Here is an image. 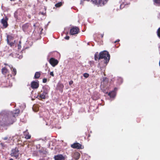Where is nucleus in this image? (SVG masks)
<instances>
[{
  "label": "nucleus",
  "instance_id": "obj_31",
  "mask_svg": "<svg viewBox=\"0 0 160 160\" xmlns=\"http://www.w3.org/2000/svg\"><path fill=\"white\" fill-rule=\"evenodd\" d=\"M22 56L20 55L18 57V58L19 59H21L22 58Z\"/></svg>",
  "mask_w": 160,
  "mask_h": 160
},
{
  "label": "nucleus",
  "instance_id": "obj_45",
  "mask_svg": "<svg viewBox=\"0 0 160 160\" xmlns=\"http://www.w3.org/2000/svg\"><path fill=\"white\" fill-rule=\"evenodd\" d=\"M43 29L42 28V30H41V31H42V30Z\"/></svg>",
  "mask_w": 160,
  "mask_h": 160
},
{
  "label": "nucleus",
  "instance_id": "obj_40",
  "mask_svg": "<svg viewBox=\"0 0 160 160\" xmlns=\"http://www.w3.org/2000/svg\"><path fill=\"white\" fill-rule=\"evenodd\" d=\"M119 39H118L115 42V43H116V42H119Z\"/></svg>",
  "mask_w": 160,
  "mask_h": 160
},
{
  "label": "nucleus",
  "instance_id": "obj_42",
  "mask_svg": "<svg viewBox=\"0 0 160 160\" xmlns=\"http://www.w3.org/2000/svg\"><path fill=\"white\" fill-rule=\"evenodd\" d=\"M15 0H10L11 1H14Z\"/></svg>",
  "mask_w": 160,
  "mask_h": 160
},
{
  "label": "nucleus",
  "instance_id": "obj_5",
  "mask_svg": "<svg viewBox=\"0 0 160 160\" xmlns=\"http://www.w3.org/2000/svg\"><path fill=\"white\" fill-rule=\"evenodd\" d=\"M31 87L33 89H36L38 87L39 83L38 81L32 82L31 83Z\"/></svg>",
  "mask_w": 160,
  "mask_h": 160
},
{
  "label": "nucleus",
  "instance_id": "obj_41",
  "mask_svg": "<svg viewBox=\"0 0 160 160\" xmlns=\"http://www.w3.org/2000/svg\"><path fill=\"white\" fill-rule=\"evenodd\" d=\"M9 160H14L13 159H12V158H11Z\"/></svg>",
  "mask_w": 160,
  "mask_h": 160
},
{
  "label": "nucleus",
  "instance_id": "obj_18",
  "mask_svg": "<svg viewBox=\"0 0 160 160\" xmlns=\"http://www.w3.org/2000/svg\"><path fill=\"white\" fill-rule=\"evenodd\" d=\"M99 56V54L98 52H96L94 56L95 59L96 60H97V59H98V58Z\"/></svg>",
  "mask_w": 160,
  "mask_h": 160
},
{
  "label": "nucleus",
  "instance_id": "obj_13",
  "mask_svg": "<svg viewBox=\"0 0 160 160\" xmlns=\"http://www.w3.org/2000/svg\"><path fill=\"white\" fill-rule=\"evenodd\" d=\"M80 156V154L78 152H75L73 155V158L76 160L78 159L79 158Z\"/></svg>",
  "mask_w": 160,
  "mask_h": 160
},
{
  "label": "nucleus",
  "instance_id": "obj_44",
  "mask_svg": "<svg viewBox=\"0 0 160 160\" xmlns=\"http://www.w3.org/2000/svg\"><path fill=\"white\" fill-rule=\"evenodd\" d=\"M105 93H108V92H105Z\"/></svg>",
  "mask_w": 160,
  "mask_h": 160
},
{
  "label": "nucleus",
  "instance_id": "obj_16",
  "mask_svg": "<svg viewBox=\"0 0 160 160\" xmlns=\"http://www.w3.org/2000/svg\"><path fill=\"white\" fill-rule=\"evenodd\" d=\"M40 72H36L35 74L34 78H38L40 76Z\"/></svg>",
  "mask_w": 160,
  "mask_h": 160
},
{
  "label": "nucleus",
  "instance_id": "obj_29",
  "mask_svg": "<svg viewBox=\"0 0 160 160\" xmlns=\"http://www.w3.org/2000/svg\"><path fill=\"white\" fill-rule=\"evenodd\" d=\"M73 81L72 80H71L69 82V84L70 85H71L72 84H73Z\"/></svg>",
  "mask_w": 160,
  "mask_h": 160
},
{
  "label": "nucleus",
  "instance_id": "obj_3",
  "mask_svg": "<svg viewBox=\"0 0 160 160\" xmlns=\"http://www.w3.org/2000/svg\"><path fill=\"white\" fill-rule=\"evenodd\" d=\"M79 29L77 27H73L70 30V34L71 35L77 34L79 32Z\"/></svg>",
  "mask_w": 160,
  "mask_h": 160
},
{
  "label": "nucleus",
  "instance_id": "obj_1",
  "mask_svg": "<svg viewBox=\"0 0 160 160\" xmlns=\"http://www.w3.org/2000/svg\"><path fill=\"white\" fill-rule=\"evenodd\" d=\"M99 55L98 59H104L105 63H107L108 62L110 58V55L108 52L105 51L99 53Z\"/></svg>",
  "mask_w": 160,
  "mask_h": 160
},
{
  "label": "nucleus",
  "instance_id": "obj_23",
  "mask_svg": "<svg viewBox=\"0 0 160 160\" xmlns=\"http://www.w3.org/2000/svg\"><path fill=\"white\" fill-rule=\"evenodd\" d=\"M127 4L126 3H125V2L123 3L120 6V8H122L124 7V6H125Z\"/></svg>",
  "mask_w": 160,
  "mask_h": 160
},
{
  "label": "nucleus",
  "instance_id": "obj_19",
  "mask_svg": "<svg viewBox=\"0 0 160 160\" xmlns=\"http://www.w3.org/2000/svg\"><path fill=\"white\" fill-rule=\"evenodd\" d=\"M154 4L160 5V0H153Z\"/></svg>",
  "mask_w": 160,
  "mask_h": 160
},
{
  "label": "nucleus",
  "instance_id": "obj_15",
  "mask_svg": "<svg viewBox=\"0 0 160 160\" xmlns=\"http://www.w3.org/2000/svg\"><path fill=\"white\" fill-rule=\"evenodd\" d=\"M2 72L3 74H5L8 73V70L6 68H4L2 69Z\"/></svg>",
  "mask_w": 160,
  "mask_h": 160
},
{
  "label": "nucleus",
  "instance_id": "obj_14",
  "mask_svg": "<svg viewBox=\"0 0 160 160\" xmlns=\"http://www.w3.org/2000/svg\"><path fill=\"white\" fill-rule=\"evenodd\" d=\"M13 39L12 37L10 35H7V41L8 43H9V42L11 41Z\"/></svg>",
  "mask_w": 160,
  "mask_h": 160
},
{
  "label": "nucleus",
  "instance_id": "obj_39",
  "mask_svg": "<svg viewBox=\"0 0 160 160\" xmlns=\"http://www.w3.org/2000/svg\"><path fill=\"white\" fill-rule=\"evenodd\" d=\"M26 26H27V24L25 25H23V27H22L23 29L24 28V27H25Z\"/></svg>",
  "mask_w": 160,
  "mask_h": 160
},
{
  "label": "nucleus",
  "instance_id": "obj_37",
  "mask_svg": "<svg viewBox=\"0 0 160 160\" xmlns=\"http://www.w3.org/2000/svg\"><path fill=\"white\" fill-rule=\"evenodd\" d=\"M104 34H101V38H102L103 37Z\"/></svg>",
  "mask_w": 160,
  "mask_h": 160
},
{
  "label": "nucleus",
  "instance_id": "obj_38",
  "mask_svg": "<svg viewBox=\"0 0 160 160\" xmlns=\"http://www.w3.org/2000/svg\"><path fill=\"white\" fill-rule=\"evenodd\" d=\"M7 139H8V138H7V137H5V138H3V139H4V140H7Z\"/></svg>",
  "mask_w": 160,
  "mask_h": 160
},
{
  "label": "nucleus",
  "instance_id": "obj_30",
  "mask_svg": "<svg viewBox=\"0 0 160 160\" xmlns=\"http://www.w3.org/2000/svg\"><path fill=\"white\" fill-rule=\"evenodd\" d=\"M69 36H66V37L65 38L66 39H67V40H68L69 39Z\"/></svg>",
  "mask_w": 160,
  "mask_h": 160
},
{
  "label": "nucleus",
  "instance_id": "obj_7",
  "mask_svg": "<svg viewBox=\"0 0 160 160\" xmlns=\"http://www.w3.org/2000/svg\"><path fill=\"white\" fill-rule=\"evenodd\" d=\"M117 88H115L113 91H111L108 93V95L110 96V98H112L115 96L116 94V91H117Z\"/></svg>",
  "mask_w": 160,
  "mask_h": 160
},
{
  "label": "nucleus",
  "instance_id": "obj_20",
  "mask_svg": "<svg viewBox=\"0 0 160 160\" xmlns=\"http://www.w3.org/2000/svg\"><path fill=\"white\" fill-rule=\"evenodd\" d=\"M62 5L61 2H59L55 4V6L57 7H59L61 6Z\"/></svg>",
  "mask_w": 160,
  "mask_h": 160
},
{
  "label": "nucleus",
  "instance_id": "obj_10",
  "mask_svg": "<svg viewBox=\"0 0 160 160\" xmlns=\"http://www.w3.org/2000/svg\"><path fill=\"white\" fill-rule=\"evenodd\" d=\"M7 19L6 18H3L1 20V22L2 24H3V26L5 27L6 28L7 27L8 23L7 22Z\"/></svg>",
  "mask_w": 160,
  "mask_h": 160
},
{
  "label": "nucleus",
  "instance_id": "obj_43",
  "mask_svg": "<svg viewBox=\"0 0 160 160\" xmlns=\"http://www.w3.org/2000/svg\"><path fill=\"white\" fill-rule=\"evenodd\" d=\"M33 26H34V27H35V24H34V25H33Z\"/></svg>",
  "mask_w": 160,
  "mask_h": 160
},
{
  "label": "nucleus",
  "instance_id": "obj_24",
  "mask_svg": "<svg viewBox=\"0 0 160 160\" xmlns=\"http://www.w3.org/2000/svg\"><path fill=\"white\" fill-rule=\"evenodd\" d=\"M83 76L85 78H88L89 76V75L88 73H84V74H83Z\"/></svg>",
  "mask_w": 160,
  "mask_h": 160
},
{
  "label": "nucleus",
  "instance_id": "obj_21",
  "mask_svg": "<svg viewBox=\"0 0 160 160\" xmlns=\"http://www.w3.org/2000/svg\"><path fill=\"white\" fill-rule=\"evenodd\" d=\"M157 35L160 38V28L157 30Z\"/></svg>",
  "mask_w": 160,
  "mask_h": 160
},
{
  "label": "nucleus",
  "instance_id": "obj_25",
  "mask_svg": "<svg viewBox=\"0 0 160 160\" xmlns=\"http://www.w3.org/2000/svg\"><path fill=\"white\" fill-rule=\"evenodd\" d=\"M89 63L90 64L91 66H92L94 64V62L93 61H90L89 62Z\"/></svg>",
  "mask_w": 160,
  "mask_h": 160
},
{
  "label": "nucleus",
  "instance_id": "obj_8",
  "mask_svg": "<svg viewBox=\"0 0 160 160\" xmlns=\"http://www.w3.org/2000/svg\"><path fill=\"white\" fill-rule=\"evenodd\" d=\"M107 80L106 79L103 80V81L101 82V88H103L104 90V88H106V84L107 83Z\"/></svg>",
  "mask_w": 160,
  "mask_h": 160
},
{
  "label": "nucleus",
  "instance_id": "obj_34",
  "mask_svg": "<svg viewBox=\"0 0 160 160\" xmlns=\"http://www.w3.org/2000/svg\"><path fill=\"white\" fill-rule=\"evenodd\" d=\"M9 68L11 69H12V65H10L9 66Z\"/></svg>",
  "mask_w": 160,
  "mask_h": 160
},
{
  "label": "nucleus",
  "instance_id": "obj_11",
  "mask_svg": "<svg viewBox=\"0 0 160 160\" xmlns=\"http://www.w3.org/2000/svg\"><path fill=\"white\" fill-rule=\"evenodd\" d=\"M47 93L48 92L47 91H44L43 93L40 94L39 97L41 99H45Z\"/></svg>",
  "mask_w": 160,
  "mask_h": 160
},
{
  "label": "nucleus",
  "instance_id": "obj_12",
  "mask_svg": "<svg viewBox=\"0 0 160 160\" xmlns=\"http://www.w3.org/2000/svg\"><path fill=\"white\" fill-rule=\"evenodd\" d=\"M19 112V110L18 109H16L15 110L13 111V112H11L12 116L13 117H15L18 115V114Z\"/></svg>",
  "mask_w": 160,
  "mask_h": 160
},
{
  "label": "nucleus",
  "instance_id": "obj_17",
  "mask_svg": "<svg viewBox=\"0 0 160 160\" xmlns=\"http://www.w3.org/2000/svg\"><path fill=\"white\" fill-rule=\"evenodd\" d=\"M24 135L25 136V138L27 139H29L31 138V136L28 134H27L26 131L24 132Z\"/></svg>",
  "mask_w": 160,
  "mask_h": 160
},
{
  "label": "nucleus",
  "instance_id": "obj_27",
  "mask_svg": "<svg viewBox=\"0 0 160 160\" xmlns=\"http://www.w3.org/2000/svg\"><path fill=\"white\" fill-rule=\"evenodd\" d=\"M21 41H20L19 42V44H18V49H20L21 48Z\"/></svg>",
  "mask_w": 160,
  "mask_h": 160
},
{
  "label": "nucleus",
  "instance_id": "obj_35",
  "mask_svg": "<svg viewBox=\"0 0 160 160\" xmlns=\"http://www.w3.org/2000/svg\"><path fill=\"white\" fill-rule=\"evenodd\" d=\"M83 1L81 0V2H80V4H82V5H83Z\"/></svg>",
  "mask_w": 160,
  "mask_h": 160
},
{
  "label": "nucleus",
  "instance_id": "obj_33",
  "mask_svg": "<svg viewBox=\"0 0 160 160\" xmlns=\"http://www.w3.org/2000/svg\"><path fill=\"white\" fill-rule=\"evenodd\" d=\"M47 81V79H44L43 80V82H45Z\"/></svg>",
  "mask_w": 160,
  "mask_h": 160
},
{
  "label": "nucleus",
  "instance_id": "obj_28",
  "mask_svg": "<svg viewBox=\"0 0 160 160\" xmlns=\"http://www.w3.org/2000/svg\"><path fill=\"white\" fill-rule=\"evenodd\" d=\"M50 75L52 76V77L54 76V74L53 73V72H51L50 73Z\"/></svg>",
  "mask_w": 160,
  "mask_h": 160
},
{
  "label": "nucleus",
  "instance_id": "obj_6",
  "mask_svg": "<svg viewBox=\"0 0 160 160\" xmlns=\"http://www.w3.org/2000/svg\"><path fill=\"white\" fill-rule=\"evenodd\" d=\"M71 147L73 148L78 149L82 148H83V147L82 148V145L78 143H74L71 145Z\"/></svg>",
  "mask_w": 160,
  "mask_h": 160
},
{
  "label": "nucleus",
  "instance_id": "obj_22",
  "mask_svg": "<svg viewBox=\"0 0 160 160\" xmlns=\"http://www.w3.org/2000/svg\"><path fill=\"white\" fill-rule=\"evenodd\" d=\"M12 72H13V74L14 75H15L16 74L17 71L16 69L14 68H13L12 70Z\"/></svg>",
  "mask_w": 160,
  "mask_h": 160
},
{
  "label": "nucleus",
  "instance_id": "obj_2",
  "mask_svg": "<svg viewBox=\"0 0 160 160\" xmlns=\"http://www.w3.org/2000/svg\"><path fill=\"white\" fill-rule=\"evenodd\" d=\"M19 155V150L18 148H15L12 150L11 155L12 157H14L17 158Z\"/></svg>",
  "mask_w": 160,
  "mask_h": 160
},
{
  "label": "nucleus",
  "instance_id": "obj_36",
  "mask_svg": "<svg viewBox=\"0 0 160 160\" xmlns=\"http://www.w3.org/2000/svg\"><path fill=\"white\" fill-rule=\"evenodd\" d=\"M3 116V114L2 113H0V117H2Z\"/></svg>",
  "mask_w": 160,
  "mask_h": 160
},
{
  "label": "nucleus",
  "instance_id": "obj_32",
  "mask_svg": "<svg viewBox=\"0 0 160 160\" xmlns=\"http://www.w3.org/2000/svg\"><path fill=\"white\" fill-rule=\"evenodd\" d=\"M6 116H4V118L3 119V121H6Z\"/></svg>",
  "mask_w": 160,
  "mask_h": 160
},
{
  "label": "nucleus",
  "instance_id": "obj_4",
  "mask_svg": "<svg viewBox=\"0 0 160 160\" xmlns=\"http://www.w3.org/2000/svg\"><path fill=\"white\" fill-rule=\"evenodd\" d=\"M49 62L53 67L56 66L58 63V61L53 58H52L49 60Z\"/></svg>",
  "mask_w": 160,
  "mask_h": 160
},
{
  "label": "nucleus",
  "instance_id": "obj_9",
  "mask_svg": "<svg viewBox=\"0 0 160 160\" xmlns=\"http://www.w3.org/2000/svg\"><path fill=\"white\" fill-rule=\"evenodd\" d=\"M55 160H64V157L62 155H58L54 157Z\"/></svg>",
  "mask_w": 160,
  "mask_h": 160
},
{
  "label": "nucleus",
  "instance_id": "obj_26",
  "mask_svg": "<svg viewBox=\"0 0 160 160\" xmlns=\"http://www.w3.org/2000/svg\"><path fill=\"white\" fill-rule=\"evenodd\" d=\"M11 46H12L14 44V43L12 41L9 42V43H8Z\"/></svg>",
  "mask_w": 160,
  "mask_h": 160
}]
</instances>
